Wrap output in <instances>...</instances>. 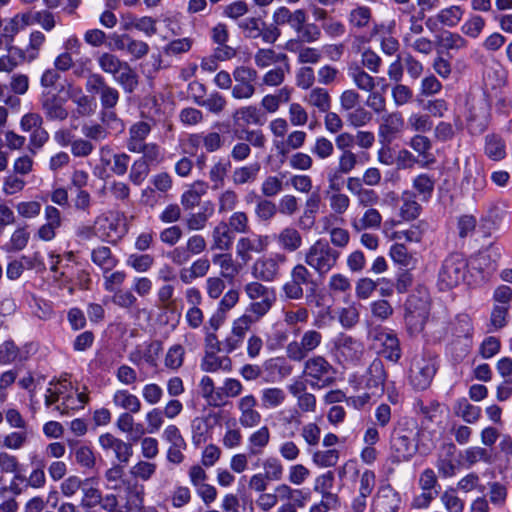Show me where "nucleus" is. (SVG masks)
I'll list each match as a JSON object with an SVG mask.
<instances>
[{
	"label": "nucleus",
	"mask_w": 512,
	"mask_h": 512,
	"mask_svg": "<svg viewBox=\"0 0 512 512\" xmlns=\"http://www.w3.org/2000/svg\"><path fill=\"white\" fill-rule=\"evenodd\" d=\"M431 432L417 429L413 419L403 418L397 422L391 432L390 447L396 462L409 461L420 446H426V439Z\"/></svg>",
	"instance_id": "1"
},
{
	"label": "nucleus",
	"mask_w": 512,
	"mask_h": 512,
	"mask_svg": "<svg viewBox=\"0 0 512 512\" xmlns=\"http://www.w3.org/2000/svg\"><path fill=\"white\" fill-rule=\"evenodd\" d=\"M202 397L211 407L221 408L229 403L230 398L239 397L244 386L236 378H225L222 385L215 387L214 381L209 376H203L199 383Z\"/></svg>",
	"instance_id": "2"
},
{
	"label": "nucleus",
	"mask_w": 512,
	"mask_h": 512,
	"mask_svg": "<svg viewBox=\"0 0 512 512\" xmlns=\"http://www.w3.org/2000/svg\"><path fill=\"white\" fill-rule=\"evenodd\" d=\"M430 313V296L425 286H417L405 303V321L415 333L423 330Z\"/></svg>",
	"instance_id": "3"
},
{
	"label": "nucleus",
	"mask_w": 512,
	"mask_h": 512,
	"mask_svg": "<svg viewBox=\"0 0 512 512\" xmlns=\"http://www.w3.org/2000/svg\"><path fill=\"white\" fill-rule=\"evenodd\" d=\"M340 255L328 241L318 239L305 252L304 262L319 276H324L337 265Z\"/></svg>",
	"instance_id": "4"
},
{
	"label": "nucleus",
	"mask_w": 512,
	"mask_h": 512,
	"mask_svg": "<svg viewBox=\"0 0 512 512\" xmlns=\"http://www.w3.org/2000/svg\"><path fill=\"white\" fill-rule=\"evenodd\" d=\"M303 361L302 373L311 388L322 389L335 382L336 370L324 356L314 355Z\"/></svg>",
	"instance_id": "5"
},
{
	"label": "nucleus",
	"mask_w": 512,
	"mask_h": 512,
	"mask_svg": "<svg viewBox=\"0 0 512 512\" xmlns=\"http://www.w3.org/2000/svg\"><path fill=\"white\" fill-rule=\"evenodd\" d=\"M316 285L312 272L305 264L299 263L291 269L281 289L287 300L297 301L303 298L305 289L314 291Z\"/></svg>",
	"instance_id": "6"
},
{
	"label": "nucleus",
	"mask_w": 512,
	"mask_h": 512,
	"mask_svg": "<svg viewBox=\"0 0 512 512\" xmlns=\"http://www.w3.org/2000/svg\"><path fill=\"white\" fill-rule=\"evenodd\" d=\"M467 261L463 255L458 253L450 254L444 261L438 274V285L440 289H451L459 285L467 272Z\"/></svg>",
	"instance_id": "7"
},
{
	"label": "nucleus",
	"mask_w": 512,
	"mask_h": 512,
	"mask_svg": "<svg viewBox=\"0 0 512 512\" xmlns=\"http://www.w3.org/2000/svg\"><path fill=\"white\" fill-rule=\"evenodd\" d=\"M322 334L314 329L306 330L299 340L289 342L285 348L286 357L294 362H302L322 343Z\"/></svg>",
	"instance_id": "8"
},
{
	"label": "nucleus",
	"mask_w": 512,
	"mask_h": 512,
	"mask_svg": "<svg viewBox=\"0 0 512 512\" xmlns=\"http://www.w3.org/2000/svg\"><path fill=\"white\" fill-rule=\"evenodd\" d=\"M242 35L247 39L261 38L264 43L273 44L281 36L280 29L266 25L260 17H247L238 22Z\"/></svg>",
	"instance_id": "9"
},
{
	"label": "nucleus",
	"mask_w": 512,
	"mask_h": 512,
	"mask_svg": "<svg viewBox=\"0 0 512 512\" xmlns=\"http://www.w3.org/2000/svg\"><path fill=\"white\" fill-rule=\"evenodd\" d=\"M373 347L386 359L397 362L401 357L399 340L393 331L382 327L373 328L369 332Z\"/></svg>",
	"instance_id": "10"
},
{
	"label": "nucleus",
	"mask_w": 512,
	"mask_h": 512,
	"mask_svg": "<svg viewBox=\"0 0 512 512\" xmlns=\"http://www.w3.org/2000/svg\"><path fill=\"white\" fill-rule=\"evenodd\" d=\"M287 256L284 253H273L256 259L251 267V273L257 280L273 282L281 274V267L286 264Z\"/></svg>",
	"instance_id": "11"
},
{
	"label": "nucleus",
	"mask_w": 512,
	"mask_h": 512,
	"mask_svg": "<svg viewBox=\"0 0 512 512\" xmlns=\"http://www.w3.org/2000/svg\"><path fill=\"white\" fill-rule=\"evenodd\" d=\"M86 91L99 97L101 108H115L120 99L119 91L109 85L99 73H91L85 84Z\"/></svg>",
	"instance_id": "12"
},
{
	"label": "nucleus",
	"mask_w": 512,
	"mask_h": 512,
	"mask_svg": "<svg viewBox=\"0 0 512 512\" xmlns=\"http://www.w3.org/2000/svg\"><path fill=\"white\" fill-rule=\"evenodd\" d=\"M435 373L436 366L433 359L416 356L411 362L410 384L417 390H425L430 386Z\"/></svg>",
	"instance_id": "13"
},
{
	"label": "nucleus",
	"mask_w": 512,
	"mask_h": 512,
	"mask_svg": "<svg viewBox=\"0 0 512 512\" xmlns=\"http://www.w3.org/2000/svg\"><path fill=\"white\" fill-rule=\"evenodd\" d=\"M236 84L232 87V97L237 100L249 99L256 91L254 82L258 73L255 69L247 66H238L232 73Z\"/></svg>",
	"instance_id": "14"
},
{
	"label": "nucleus",
	"mask_w": 512,
	"mask_h": 512,
	"mask_svg": "<svg viewBox=\"0 0 512 512\" xmlns=\"http://www.w3.org/2000/svg\"><path fill=\"white\" fill-rule=\"evenodd\" d=\"M268 246L269 238L267 235L251 234L243 236L237 240L236 256L243 264H247L253 259L254 255L264 253Z\"/></svg>",
	"instance_id": "15"
},
{
	"label": "nucleus",
	"mask_w": 512,
	"mask_h": 512,
	"mask_svg": "<svg viewBox=\"0 0 512 512\" xmlns=\"http://www.w3.org/2000/svg\"><path fill=\"white\" fill-rule=\"evenodd\" d=\"M69 385L66 380H63L48 388L45 395L46 406L56 404L54 409L60 414H66L69 409H75V398L66 393Z\"/></svg>",
	"instance_id": "16"
},
{
	"label": "nucleus",
	"mask_w": 512,
	"mask_h": 512,
	"mask_svg": "<svg viewBox=\"0 0 512 512\" xmlns=\"http://www.w3.org/2000/svg\"><path fill=\"white\" fill-rule=\"evenodd\" d=\"M253 325L252 319L243 317L242 315L234 319L231 324L230 334L222 343L223 350L226 353H232L239 349Z\"/></svg>",
	"instance_id": "17"
},
{
	"label": "nucleus",
	"mask_w": 512,
	"mask_h": 512,
	"mask_svg": "<svg viewBox=\"0 0 512 512\" xmlns=\"http://www.w3.org/2000/svg\"><path fill=\"white\" fill-rule=\"evenodd\" d=\"M386 380L387 373L383 362L380 359H374L364 375V388L374 397H379L384 392Z\"/></svg>",
	"instance_id": "18"
},
{
	"label": "nucleus",
	"mask_w": 512,
	"mask_h": 512,
	"mask_svg": "<svg viewBox=\"0 0 512 512\" xmlns=\"http://www.w3.org/2000/svg\"><path fill=\"white\" fill-rule=\"evenodd\" d=\"M257 399L253 394L241 396L236 402L239 423L243 428H253L260 424L261 413L257 410Z\"/></svg>",
	"instance_id": "19"
},
{
	"label": "nucleus",
	"mask_w": 512,
	"mask_h": 512,
	"mask_svg": "<svg viewBox=\"0 0 512 512\" xmlns=\"http://www.w3.org/2000/svg\"><path fill=\"white\" fill-rule=\"evenodd\" d=\"M405 121L400 112L385 113L381 116L378 136L382 142L391 143L404 130Z\"/></svg>",
	"instance_id": "20"
},
{
	"label": "nucleus",
	"mask_w": 512,
	"mask_h": 512,
	"mask_svg": "<svg viewBox=\"0 0 512 512\" xmlns=\"http://www.w3.org/2000/svg\"><path fill=\"white\" fill-rule=\"evenodd\" d=\"M337 357L344 363H356L363 355V345L351 336L341 335L335 342Z\"/></svg>",
	"instance_id": "21"
},
{
	"label": "nucleus",
	"mask_w": 512,
	"mask_h": 512,
	"mask_svg": "<svg viewBox=\"0 0 512 512\" xmlns=\"http://www.w3.org/2000/svg\"><path fill=\"white\" fill-rule=\"evenodd\" d=\"M456 452L457 448L453 443H444L440 446L435 465L442 478H451L456 474Z\"/></svg>",
	"instance_id": "22"
},
{
	"label": "nucleus",
	"mask_w": 512,
	"mask_h": 512,
	"mask_svg": "<svg viewBox=\"0 0 512 512\" xmlns=\"http://www.w3.org/2000/svg\"><path fill=\"white\" fill-rule=\"evenodd\" d=\"M273 24L279 29L280 26L289 25L295 32L307 21V13L304 9L291 11L285 6L278 7L272 14Z\"/></svg>",
	"instance_id": "23"
},
{
	"label": "nucleus",
	"mask_w": 512,
	"mask_h": 512,
	"mask_svg": "<svg viewBox=\"0 0 512 512\" xmlns=\"http://www.w3.org/2000/svg\"><path fill=\"white\" fill-rule=\"evenodd\" d=\"M41 109L49 121H65L69 112L64 107V100L55 93H46L40 99Z\"/></svg>",
	"instance_id": "24"
},
{
	"label": "nucleus",
	"mask_w": 512,
	"mask_h": 512,
	"mask_svg": "<svg viewBox=\"0 0 512 512\" xmlns=\"http://www.w3.org/2000/svg\"><path fill=\"white\" fill-rule=\"evenodd\" d=\"M122 483L125 487L124 509L128 512H141L144 509V487L130 480H122Z\"/></svg>",
	"instance_id": "25"
},
{
	"label": "nucleus",
	"mask_w": 512,
	"mask_h": 512,
	"mask_svg": "<svg viewBox=\"0 0 512 512\" xmlns=\"http://www.w3.org/2000/svg\"><path fill=\"white\" fill-rule=\"evenodd\" d=\"M200 367L202 371L208 373L230 372L233 364L227 355H218V352L215 351H205Z\"/></svg>",
	"instance_id": "26"
},
{
	"label": "nucleus",
	"mask_w": 512,
	"mask_h": 512,
	"mask_svg": "<svg viewBox=\"0 0 512 512\" xmlns=\"http://www.w3.org/2000/svg\"><path fill=\"white\" fill-rule=\"evenodd\" d=\"M278 246L285 252L293 253L303 244V238L299 230L295 227L287 226L274 236Z\"/></svg>",
	"instance_id": "27"
},
{
	"label": "nucleus",
	"mask_w": 512,
	"mask_h": 512,
	"mask_svg": "<svg viewBox=\"0 0 512 512\" xmlns=\"http://www.w3.org/2000/svg\"><path fill=\"white\" fill-rule=\"evenodd\" d=\"M151 132V125L145 121H139L129 128V138L127 140V149L134 153L139 151L142 146L148 144L146 138Z\"/></svg>",
	"instance_id": "28"
},
{
	"label": "nucleus",
	"mask_w": 512,
	"mask_h": 512,
	"mask_svg": "<svg viewBox=\"0 0 512 512\" xmlns=\"http://www.w3.org/2000/svg\"><path fill=\"white\" fill-rule=\"evenodd\" d=\"M211 250L228 251L233 244L234 235L225 221H220L212 230Z\"/></svg>",
	"instance_id": "29"
},
{
	"label": "nucleus",
	"mask_w": 512,
	"mask_h": 512,
	"mask_svg": "<svg viewBox=\"0 0 512 512\" xmlns=\"http://www.w3.org/2000/svg\"><path fill=\"white\" fill-rule=\"evenodd\" d=\"M68 96L76 105V112L79 116L86 117L95 112L96 103L94 99L84 94L82 88L70 87L68 89Z\"/></svg>",
	"instance_id": "30"
},
{
	"label": "nucleus",
	"mask_w": 512,
	"mask_h": 512,
	"mask_svg": "<svg viewBox=\"0 0 512 512\" xmlns=\"http://www.w3.org/2000/svg\"><path fill=\"white\" fill-rule=\"evenodd\" d=\"M381 223L382 215L376 208H367L362 216L351 219V227L356 232L378 230Z\"/></svg>",
	"instance_id": "31"
},
{
	"label": "nucleus",
	"mask_w": 512,
	"mask_h": 512,
	"mask_svg": "<svg viewBox=\"0 0 512 512\" xmlns=\"http://www.w3.org/2000/svg\"><path fill=\"white\" fill-rule=\"evenodd\" d=\"M304 101L316 109L319 113L328 112L331 109L332 99L327 89L322 87L312 88L305 96Z\"/></svg>",
	"instance_id": "32"
},
{
	"label": "nucleus",
	"mask_w": 512,
	"mask_h": 512,
	"mask_svg": "<svg viewBox=\"0 0 512 512\" xmlns=\"http://www.w3.org/2000/svg\"><path fill=\"white\" fill-rule=\"evenodd\" d=\"M254 63L260 69L268 68L272 65H279L288 62L289 58L285 53H278L272 48H260L254 54Z\"/></svg>",
	"instance_id": "33"
},
{
	"label": "nucleus",
	"mask_w": 512,
	"mask_h": 512,
	"mask_svg": "<svg viewBox=\"0 0 512 512\" xmlns=\"http://www.w3.org/2000/svg\"><path fill=\"white\" fill-rule=\"evenodd\" d=\"M46 42V36L39 30L32 31L29 35L28 44L23 49H18L19 56L28 62L38 58L43 45Z\"/></svg>",
	"instance_id": "34"
},
{
	"label": "nucleus",
	"mask_w": 512,
	"mask_h": 512,
	"mask_svg": "<svg viewBox=\"0 0 512 512\" xmlns=\"http://www.w3.org/2000/svg\"><path fill=\"white\" fill-rule=\"evenodd\" d=\"M212 262L220 268V276L224 279L233 280L240 273L241 266L229 253L214 254Z\"/></svg>",
	"instance_id": "35"
},
{
	"label": "nucleus",
	"mask_w": 512,
	"mask_h": 512,
	"mask_svg": "<svg viewBox=\"0 0 512 512\" xmlns=\"http://www.w3.org/2000/svg\"><path fill=\"white\" fill-rule=\"evenodd\" d=\"M275 302L276 297L251 300L242 316L252 319L253 324H257L271 310Z\"/></svg>",
	"instance_id": "36"
},
{
	"label": "nucleus",
	"mask_w": 512,
	"mask_h": 512,
	"mask_svg": "<svg viewBox=\"0 0 512 512\" xmlns=\"http://www.w3.org/2000/svg\"><path fill=\"white\" fill-rule=\"evenodd\" d=\"M306 138L307 134L305 131L294 130L287 135L286 139L281 141L274 140V146L280 154L285 155L290 150L300 149L304 145Z\"/></svg>",
	"instance_id": "37"
},
{
	"label": "nucleus",
	"mask_w": 512,
	"mask_h": 512,
	"mask_svg": "<svg viewBox=\"0 0 512 512\" xmlns=\"http://www.w3.org/2000/svg\"><path fill=\"white\" fill-rule=\"evenodd\" d=\"M454 414L466 423H476L481 417V408L471 404L466 398L458 399L453 406Z\"/></svg>",
	"instance_id": "38"
},
{
	"label": "nucleus",
	"mask_w": 512,
	"mask_h": 512,
	"mask_svg": "<svg viewBox=\"0 0 512 512\" xmlns=\"http://www.w3.org/2000/svg\"><path fill=\"white\" fill-rule=\"evenodd\" d=\"M191 435H192V443L195 446H200L204 444L212 430V424L210 423L209 417H195L191 421Z\"/></svg>",
	"instance_id": "39"
},
{
	"label": "nucleus",
	"mask_w": 512,
	"mask_h": 512,
	"mask_svg": "<svg viewBox=\"0 0 512 512\" xmlns=\"http://www.w3.org/2000/svg\"><path fill=\"white\" fill-rule=\"evenodd\" d=\"M488 502L496 508H504L508 501V486L499 481L488 482Z\"/></svg>",
	"instance_id": "40"
},
{
	"label": "nucleus",
	"mask_w": 512,
	"mask_h": 512,
	"mask_svg": "<svg viewBox=\"0 0 512 512\" xmlns=\"http://www.w3.org/2000/svg\"><path fill=\"white\" fill-rule=\"evenodd\" d=\"M260 169L261 166L258 162L237 167L232 173V182L236 186L253 183L257 180Z\"/></svg>",
	"instance_id": "41"
},
{
	"label": "nucleus",
	"mask_w": 512,
	"mask_h": 512,
	"mask_svg": "<svg viewBox=\"0 0 512 512\" xmlns=\"http://www.w3.org/2000/svg\"><path fill=\"white\" fill-rule=\"evenodd\" d=\"M112 401L116 407L130 413H138L141 410L139 398L125 389L117 390L113 395Z\"/></svg>",
	"instance_id": "42"
},
{
	"label": "nucleus",
	"mask_w": 512,
	"mask_h": 512,
	"mask_svg": "<svg viewBox=\"0 0 512 512\" xmlns=\"http://www.w3.org/2000/svg\"><path fill=\"white\" fill-rule=\"evenodd\" d=\"M114 78L126 93L134 92L139 84L138 74L127 62L122 65Z\"/></svg>",
	"instance_id": "43"
},
{
	"label": "nucleus",
	"mask_w": 512,
	"mask_h": 512,
	"mask_svg": "<svg viewBox=\"0 0 512 512\" xmlns=\"http://www.w3.org/2000/svg\"><path fill=\"white\" fill-rule=\"evenodd\" d=\"M290 70L289 61L279 64L275 68L264 73L261 79V84L269 87H279L284 83L286 75L290 73Z\"/></svg>",
	"instance_id": "44"
},
{
	"label": "nucleus",
	"mask_w": 512,
	"mask_h": 512,
	"mask_svg": "<svg viewBox=\"0 0 512 512\" xmlns=\"http://www.w3.org/2000/svg\"><path fill=\"white\" fill-rule=\"evenodd\" d=\"M333 215L322 219L323 229L329 233L330 242L338 248H345L350 241V233L347 229L341 227L330 228Z\"/></svg>",
	"instance_id": "45"
},
{
	"label": "nucleus",
	"mask_w": 512,
	"mask_h": 512,
	"mask_svg": "<svg viewBox=\"0 0 512 512\" xmlns=\"http://www.w3.org/2000/svg\"><path fill=\"white\" fill-rule=\"evenodd\" d=\"M91 259L95 265L100 267L105 273L111 271L116 265L117 260L112 255V251L107 246H98L91 252Z\"/></svg>",
	"instance_id": "46"
},
{
	"label": "nucleus",
	"mask_w": 512,
	"mask_h": 512,
	"mask_svg": "<svg viewBox=\"0 0 512 512\" xmlns=\"http://www.w3.org/2000/svg\"><path fill=\"white\" fill-rule=\"evenodd\" d=\"M271 438L270 430L267 426H261L248 437V449L251 455L262 453L269 444Z\"/></svg>",
	"instance_id": "47"
},
{
	"label": "nucleus",
	"mask_w": 512,
	"mask_h": 512,
	"mask_svg": "<svg viewBox=\"0 0 512 512\" xmlns=\"http://www.w3.org/2000/svg\"><path fill=\"white\" fill-rule=\"evenodd\" d=\"M464 9L458 5H451L441 9L435 16L438 23L445 27L453 28L462 20Z\"/></svg>",
	"instance_id": "48"
},
{
	"label": "nucleus",
	"mask_w": 512,
	"mask_h": 512,
	"mask_svg": "<svg viewBox=\"0 0 512 512\" xmlns=\"http://www.w3.org/2000/svg\"><path fill=\"white\" fill-rule=\"evenodd\" d=\"M347 19L352 29H364L368 27L371 22L372 11L367 6L359 5L349 12Z\"/></svg>",
	"instance_id": "49"
},
{
	"label": "nucleus",
	"mask_w": 512,
	"mask_h": 512,
	"mask_svg": "<svg viewBox=\"0 0 512 512\" xmlns=\"http://www.w3.org/2000/svg\"><path fill=\"white\" fill-rule=\"evenodd\" d=\"M437 44L444 50L458 51L465 49L468 45V42L458 33L444 31L437 37Z\"/></svg>",
	"instance_id": "50"
},
{
	"label": "nucleus",
	"mask_w": 512,
	"mask_h": 512,
	"mask_svg": "<svg viewBox=\"0 0 512 512\" xmlns=\"http://www.w3.org/2000/svg\"><path fill=\"white\" fill-rule=\"evenodd\" d=\"M434 186L435 179L426 173L419 174L412 182V187L422 201H428L431 198Z\"/></svg>",
	"instance_id": "51"
},
{
	"label": "nucleus",
	"mask_w": 512,
	"mask_h": 512,
	"mask_svg": "<svg viewBox=\"0 0 512 512\" xmlns=\"http://www.w3.org/2000/svg\"><path fill=\"white\" fill-rule=\"evenodd\" d=\"M195 102L213 114H220L224 111L227 101L219 92H212L206 98L195 97Z\"/></svg>",
	"instance_id": "52"
},
{
	"label": "nucleus",
	"mask_w": 512,
	"mask_h": 512,
	"mask_svg": "<svg viewBox=\"0 0 512 512\" xmlns=\"http://www.w3.org/2000/svg\"><path fill=\"white\" fill-rule=\"evenodd\" d=\"M485 154L494 161H500L505 158V142L497 135H487L485 138Z\"/></svg>",
	"instance_id": "53"
},
{
	"label": "nucleus",
	"mask_w": 512,
	"mask_h": 512,
	"mask_svg": "<svg viewBox=\"0 0 512 512\" xmlns=\"http://www.w3.org/2000/svg\"><path fill=\"white\" fill-rule=\"evenodd\" d=\"M233 121L235 123L242 122L243 124L249 125H261L262 124V116L260 111L256 106H244L237 109L232 115Z\"/></svg>",
	"instance_id": "54"
},
{
	"label": "nucleus",
	"mask_w": 512,
	"mask_h": 512,
	"mask_svg": "<svg viewBox=\"0 0 512 512\" xmlns=\"http://www.w3.org/2000/svg\"><path fill=\"white\" fill-rule=\"evenodd\" d=\"M104 502L105 496H103L102 492L96 487H88L87 483H85L82 487L81 507L86 510H91L92 508L100 505L102 508Z\"/></svg>",
	"instance_id": "55"
},
{
	"label": "nucleus",
	"mask_w": 512,
	"mask_h": 512,
	"mask_svg": "<svg viewBox=\"0 0 512 512\" xmlns=\"http://www.w3.org/2000/svg\"><path fill=\"white\" fill-rule=\"evenodd\" d=\"M286 400L284 390L278 387L265 388L261 391V403L266 409H275Z\"/></svg>",
	"instance_id": "56"
},
{
	"label": "nucleus",
	"mask_w": 512,
	"mask_h": 512,
	"mask_svg": "<svg viewBox=\"0 0 512 512\" xmlns=\"http://www.w3.org/2000/svg\"><path fill=\"white\" fill-rule=\"evenodd\" d=\"M402 205L400 208V215L404 220H413L417 218L421 211L420 204L415 200V195L411 192H404L402 194Z\"/></svg>",
	"instance_id": "57"
},
{
	"label": "nucleus",
	"mask_w": 512,
	"mask_h": 512,
	"mask_svg": "<svg viewBox=\"0 0 512 512\" xmlns=\"http://www.w3.org/2000/svg\"><path fill=\"white\" fill-rule=\"evenodd\" d=\"M49 132L40 126L31 132H29L27 150L31 155H36L49 141Z\"/></svg>",
	"instance_id": "58"
},
{
	"label": "nucleus",
	"mask_w": 512,
	"mask_h": 512,
	"mask_svg": "<svg viewBox=\"0 0 512 512\" xmlns=\"http://www.w3.org/2000/svg\"><path fill=\"white\" fill-rule=\"evenodd\" d=\"M231 169V162L228 159H219L211 167L209 171V178L213 183V188L218 189L224 184L225 177Z\"/></svg>",
	"instance_id": "59"
},
{
	"label": "nucleus",
	"mask_w": 512,
	"mask_h": 512,
	"mask_svg": "<svg viewBox=\"0 0 512 512\" xmlns=\"http://www.w3.org/2000/svg\"><path fill=\"white\" fill-rule=\"evenodd\" d=\"M440 501L447 512H463L465 502L461 499L454 488L446 489L440 496Z\"/></svg>",
	"instance_id": "60"
},
{
	"label": "nucleus",
	"mask_w": 512,
	"mask_h": 512,
	"mask_svg": "<svg viewBox=\"0 0 512 512\" xmlns=\"http://www.w3.org/2000/svg\"><path fill=\"white\" fill-rule=\"evenodd\" d=\"M97 62L104 73L111 74L113 76L117 75V72L125 63V61L120 60L118 56L108 52L99 54Z\"/></svg>",
	"instance_id": "61"
},
{
	"label": "nucleus",
	"mask_w": 512,
	"mask_h": 512,
	"mask_svg": "<svg viewBox=\"0 0 512 512\" xmlns=\"http://www.w3.org/2000/svg\"><path fill=\"white\" fill-rule=\"evenodd\" d=\"M157 21L150 16H143L140 18L134 17L131 22L124 25V29L135 28L143 32L146 36L151 37L157 33Z\"/></svg>",
	"instance_id": "62"
},
{
	"label": "nucleus",
	"mask_w": 512,
	"mask_h": 512,
	"mask_svg": "<svg viewBox=\"0 0 512 512\" xmlns=\"http://www.w3.org/2000/svg\"><path fill=\"white\" fill-rule=\"evenodd\" d=\"M332 193L328 195L329 206L334 215H343L346 213L350 207L351 199L350 197L338 191H331Z\"/></svg>",
	"instance_id": "63"
},
{
	"label": "nucleus",
	"mask_w": 512,
	"mask_h": 512,
	"mask_svg": "<svg viewBox=\"0 0 512 512\" xmlns=\"http://www.w3.org/2000/svg\"><path fill=\"white\" fill-rule=\"evenodd\" d=\"M349 76L352 78L356 87L360 90L371 92L375 88V80L374 78L365 72L360 67H355L350 69Z\"/></svg>",
	"instance_id": "64"
}]
</instances>
